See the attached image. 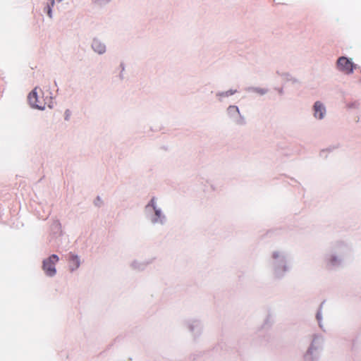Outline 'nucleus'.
Masks as SVG:
<instances>
[{"mask_svg": "<svg viewBox=\"0 0 361 361\" xmlns=\"http://www.w3.org/2000/svg\"><path fill=\"white\" fill-rule=\"evenodd\" d=\"M51 98L44 99L40 89L35 87L28 95V101L30 105L36 109L44 110L47 106L51 108Z\"/></svg>", "mask_w": 361, "mask_h": 361, "instance_id": "1", "label": "nucleus"}, {"mask_svg": "<svg viewBox=\"0 0 361 361\" xmlns=\"http://www.w3.org/2000/svg\"><path fill=\"white\" fill-rule=\"evenodd\" d=\"M59 259V257L56 255H52L43 261L42 269L47 276H53L56 274L55 264L58 262Z\"/></svg>", "mask_w": 361, "mask_h": 361, "instance_id": "2", "label": "nucleus"}, {"mask_svg": "<svg viewBox=\"0 0 361 361\" xmlns=\"http://www.w3.org/2000/svg\"><path fill=\"white\" fill-rule=\"evenodd\" d=\"M337 67L341 71L346 74H350L353 72L355 65L346 57L341 56L337 61Z\"/></svg>", "mask_w": 361, "mask_h": 361, "instance_id": "3", "label": "nucleus"}, {"mask_svg": "<svg viewBox=\"0 0 361 361\" xmlns=\"http://www.w3.org/2000/svg\"><path fill=\"white\" fill-rule=\"evenodd\" d=\"M314 116L319 119L323 118L326 110L323 104L319 102H316L314 105Z\"/></svg>", "mask_w": 361, "mask_h": 361, "instance_id": "4", "label": "nucleus"}, {"mask_svg": "<svg viewBox=\"0 0 361 361\" xmlns=\"http://www.w3.org/2000/svg\"><path fill=\"white\" fill-rule=\"evenodd\" d=\"M69 268L71 271H74L77 269L80 264V259L78 255H75L73 253L69 254Z\"/></svg>", "mask_w": 361, "mask_h": 361, "instance_id": "5", "label": "nucleus"}, {"mask_svg": "<svg viewBox=\"0 0 361 361\" xmlns=\"http://www.w3.org/2000/svg\"><path fill=\"white\" fill-rule=\"evenodd\" d=\"M92 47L99 54H103L106 50L105 46L98 40H94Z\"/></svg>", "mask_w": 361, "mask_h": 361, "instance_id": "6", "label": "nucleus"}, {"mask_svg": "<svg viewBox=\"0 0 361 361\" xmlns=\"http://www.w3.org/2000/svg\"><path fill=\"white\" fill-rule=\"evenodd\" d=\"M51 1V5H47V14L48 16L51 18L52 17V15H51V7L54 6V0H50Z\"/></svg>", "mask_w": 361, "mask_h": 361, "instance_id": "7", "label": "nucleus"}, {"mask_svg": "<svg viewBox=\"0 0 361 361\" xmlns=\"http://www.w3.org/2000/svg\"><path fill=\"white\" fill-rule=\"evenodd\" d=\"M276 275H278V276H280V275H281V271H280V269H278L276 271Z\"/></svg>", "mask_w": 361, "mask_h": 361, "instance_id": "8", "label": "nucleus"}, {"mask_svg": "<svg viewBox=\"0 0 361 361\" xmlns=\"http://www.w3.org/2000/svg\"><path fill=\"white\" fill-rule=\"evenodd\" d=\"M317 319H318L319 321L320 320L321 317H320V314H319V313H318V314H317Z\"/></svg>", "mask_w": 361, "mask_h": 361, "instance_id": "9", "label": "nucleus"}, {"mask_svg": "<svg viewBox=\"0 0 361 361\" xmlns=\"http://www.w3.org/2000/svg\"><path fill=\"white\" fill-rule=\"evenodd\" d=\"M155 212H156L157 216H159V211L156 210Z\"/></svg>", "mask_w": 361, "mask_h": 361, "instance_id": "10", "label": "nucleus"}, {"mask_svg": "<svg viewBox=\"0 0 361 361\" xmlns=\"http://www.w3.org/2000/svg\"><path fill=\"white\" fill-rule=\"evenodd\" d=\"M312 347H311V348L308 350V353H312Z\"/></svg>", "mask_w": 361, "mask_h": 361, "instance_id": "11", "label": "nucleus"}, {"mask_svg": "<svg viewBox=\"0 0 361 361\" xmlns=\"http://www.w3.org/2000/svg\"><path fill=\"white\" fill-rule=\"evenodd\" d=\"M278 257V255H276V254H274V257H275V258H276V257Z\"/></svg>", "mask_w": 361, "mask_h": 361, "instance_id": "12", "label": "nucleus"}, {"mask_svg": "<svg viewBox=\"0 0 361 361\" xmlns=\"http://www.w3.org/2000/svg\"><path fill=\"white\" fill-rule=\"evenodd\" d=\"M286 270V267H283V271H285Z\"/></svg>", "mask_w": 361, "mask_h": 361, "instance_id": "13", "label": "nucleus"}, {"mask_svg": "<svg viewBox=\"0 0 361 361\" xmlns=\"http://www.w3.org/2000/svg\"><path fill=\"white\" fill-rule=\"evenodd\" d=\"M59 1H61L62 0H58Z\"/></svg>", "mask_w": 361, "mask_h": 361, "instance_id": "14", "label": "nucleus"}]
</instances>
